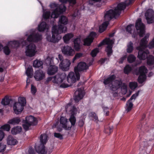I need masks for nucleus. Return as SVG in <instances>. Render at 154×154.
<instances>
[{
    "instance_id": "6e6552de",
    "label": "nucleus",
    "mask_w": 154,
    "mask_h": 154,
    "mask_svg": "<svg viewBox=\"0 0 154 154\" xmlns=\"http://www.w3.org/2000/svg\"><path fill=\"white\" fill-rule=\"evenodd\" d=\"M114 43V40L107 38L104 39L98 45V47H100L103 45H107V46L106 49V51L107 53L108 56H110L112 53V45Z\"/></svg>"
},
{
    "instance_id": "2eb2a0df",
    "label": "nucleus",
    "mask_w": 154,
    "mask_h": 154,
    "mask_svg": "<svg viewBox=\"0 0 154 154\" xmlns=\"http://www.w3.org/2000/svg\"><path fill=\"white\" fill-rule=\"evenodd\" d=\"M60 123L62 125V127L65 130L68 131L70 130L71 126L68 125L69 122L65 117L62 116L60 117Z\"/></svg>"
},
{
    "instance_id": "7ed1b4c3",
    "label": "nucleus",
    "mask_w": 154,
    "mask_h": 154,
    "mask_svg": "<svg viewBox=\"0 0 154 154\" xmlns=\"http://www.w3.org/2000/svg\"><path fill=\"white\" fill-rule=\"evenodd\" d=\"M66 30V27L63 25H59L58 26H54L52 28V35L51 38L50 36L47 37V40L50 42H55L57 39V36L59 34L65 32Z\"/></svg>"
},
{
    "instance_id": "3c124183",
    "label": "nucleus",
    "mask_w": 154,
    "mask_h": 154,
    "mask_svg": "<svg viewBox=\"0 0 154 154\" xmlns=\"http://www.w3.org/2000/svg\"><path fill=\"white\" fill-rule=\"evenodd\" d=\"M3 51L6 55H9L11 52L10 49L8 46H5L3 48Z\"/></svg>"
},
{
    "instance_id": "bb28decb",
    "label": "nucleus",
    "mask_w": 154,
    "mask_h": 154,
    "mask_svg": "<svg viewBox=\"0 0 154 154\" xmlns=\"http://www.w3.org/2000/svg\"><path fill=\"white\" fill-rule=\"evenodd\" d=\"M21 120L19 118L16 117L13 118L9 120L8 123L9 124L12 125H15L18 124L20 122Z\"/></svg>"
},
{
    "instance_id": "864d4df0",
    "label": "nucleus",
    "mask_w": 154,
    "mask_h": 154,
    "mask_svg": "<svg viewBox=\"0 0 154 154\" xmlns=\"http://www.w3.org/2000/svg\"><path fill=\"white\" fill-rule=\"evenodd\" d=\"M139 93V91H138L136 93L133 94L131 97L128 100V102L131 101L133 99H135L138 96Z\"/></svg>"
},
{
    "instance_id": "f257e3e1",
    "label": "nucleus",
    "mask_w": 154,
    "mask_h": 154,
    "mask_svg": "<svg viewBox=\"0 0 154 154\" xmlns=\"http://www.w3.org/2000/svg\"><path fill=\"white\" fill-rule=\"evenodd\" d=\"M134 0H127L125 3L122 2L119 4L115 9V11L110 10L106 12L104 16L105 21L99 27V32L102 33L106 29L109 21L114 17L120 15L122 10L124 9L126 6L132 3Z\"/></svg>"
},
{
    "instance_id": "13d9d810",
    "label": "nucleus",
    "mask_w": 154,
    "mask_h": 154,
    "mask_svg": "<svg viewBox=\"0 0 154 154\" xmlns=\"http://www.w3.org/2000/svg\"><path fill=\"white\" fill-rule=\"evenodd\" d=\"M26 73L28 77H30L31 76H32V70L29 68L27 69Z\"/></svg>"
},
{
    "instance_id": "aec40b11",
    "label": "nucleus",
    "mask_w": 154,
    "mask_h": 154,
    "mask_svg": "<svg viewBox=\"0 0 154 154\" xmlns=\"http://www.w3.org/2000/svg\"><path fill=\"white\" fill-rule=\"evenodd\" d=\"M58 70V67L55 65H50L49 67L47 72L49 75H53L55 74Z\"/></svg>"
},
{
    "instance_id": "6ab92c4d",
    "label": "nucleus",
    "mask_w": 154,
    "mask_h": 154,
    "mask_svg": "<svg viewBox=\"0 0 154 154\" xmlns=\"http://www.w3.org/2000/svg\"><path fill=\"white\" fill-rule=\"evenodd\" d=\"M148 72V70L144 66H142L140 67L138 70H137L135 73L137 75H139L140 76L145 77L146 75V74Z\"/></svg>"
},
{
    "instance_id": "f03ea898",
    "label": "nucleus",
    "mask_w": 154,
    "mask_h": 154,
    "mask_svg": "<svg viewBox=\"0 0 154 154\" xmlns=\"http://www.w3.org/2000/svg\"><path fill=\"white\" fill-rule=\"evenodd\" d=\"M149 36V33H147L144 38L141 40L140 43V46L137 48V49L139 51L138 58L140 60H145L148 57V54H149V51L148 50H144L146 47L147 43V39Z\"/></svg>"
},
{
    "instance_id": "e2e57ef3",
    "label": "nucleus",
    "mask_w": 154,
    "mask_h": 154,
    "mask_svg": "<svg viewBox=\"0 0 154 154\" xmlns=\"http://www.w3.org/2000/svg\"><path fill=\"white\" fill-rule=\"evenodd\" d=\"M6 148V145L0 143V152H3Z\"/></svg>"
},
{
    "instance_id": "4be33fe9",
    "label": "nucleus",
    "mask_w": 154,
    "mask_h": 154,
    "mask_svg": "<svg viewBox=\"0 0 154 154\" xmlns=\"http://www.w3.org/2000/svg\"><path fill=\"white\" fill-rule=\"evenodd\" d=\"M122 82L119 81H116L115 82L114 84H112L110 87V89L112 91H115L120 88Z\"/></svg>"
},
{
    "instance_id": "c03bdc74",
    "label": "nucleus",
    "mask_w": 154,
    "mask_h": 154,
    "mask_svg": "<svg viewBox=\"0 0 154 154\" xmlns=\"http://www.w3.org/2000/svg\"><path fill=\"white\" fill-rule=\"evenodd\" d=\"M76 118L73 115H71L69 119V121L71 123V125L70 126H74L76 122Z\"/></svg>"
},
{
    "instance_id": "9d476101",
    "label": "nucleus",
    "mask_w": 154,
    "mask_h": 154,
    "mask_svg": "<svg viewBox=\"0 0 154 154\" xmlns=\"http://www.w3.org/2000/svg\"><path fill=\"white\" fill-rule=\"evenodd\" d=\"M135 27L137 31L139 30L138 33L140 36L143 37L145 32V26L142 22L141 19L139 18L137 20L135 24Z\"/></svg>"
},
{
    "instance_id": "37998d69",
    "label": "nucleus",
    "mask_w": 154,
    "mask_h": 154,
    "mask_svg": "<svg viewBox=\"0 0 154 154\" xmlns=\"http://www.w3.org/2000/svg\"><path fill=\"white\" fill-rule=\"evenodd\" d=\"M59 2L63 4L66 3L68 2L69 3L72 5L75 4L76 0H59Z\"/></svg>"
},
{
    "instance_id": "6e6d98bb",
    "label": "nucleus",
    "mask_w": 154,
    "mask_h": 154,
    "mask_svg": "<svg viewBox=\"0 0 154 154\" xmlns=\"http://www.w3.org/2000/svg\"><path fill=\"white\" fill-rule=\"evenodd\" d=\"M37 89L36 87L33 85L32 84L31 85V91L33 95H35L37 92Z\"/></svg>"
},
{
    "instance_id": "052dcab7",
    "label": "nucleus",
    "mask_w": 154,
    "mask_h": 154,
    "mask_svg": "<svg viewBox=\"0 0 154 154\" xmlns=\"http://www.w3.org/2000/svg\"><path fill=\"white\" fill-rule=\"evenodd\" d=\"M77 111L76 108L74 106H73L71 109V115L74 116V115L76 114Z\"/></svg>"
},
{
    "instance_id": "4d7b16f0",
    "label": "nucleus",
    "mask_w": 154,
    "mask_h": 154,
    "mask_svg": "<svg viewBox=\"0 0 154 154\" xmlns=\"http://www.w3.org/2000/svg\"><path fill=\"white\" fill-rule=\"evenodd\" d=\"M99 52L98 48H95L92 50L91 53V55L92 57H94L96 56L97 54Z\"/></svg>"
},
{
    "instance_id": "680f3d73",
    "label": "nucleus",
    "mask_w": 154,
    "mask_h": 154,
    "mask_svg": "<svg viewBox=\"0 0 154 154\" xmlns=\"http://www.w3.org/2000/svg\"><path fill=\"white\" fill-rule=\"evenodd\" d=\"M54 136L57 138H59L60 140L63 139V136L59 133H54Z\"/></svg>"
},
{
    "instance_id": "393cba45",
    "label": "nucleus",
    "mask_w": 154,
    "mask_h": 154,
    "mask_svg": "<svg viewBox=\"0 0 154 154\" xmlns=\"http://www.w3.org/2000/svg\"><path fill=\"white\" fill-rule=\"evenodd\" d=\"M48 26L45 22H43L38 26V31L41 32L47 30L48 29Z\"/></svg>"
},
{
    "instance_id": "5701e85b",
    "label": "nucleus",
    "mask_w": 154,
    "mask_h": 154,
    "mask_svg": "<svg viewBox=\"0 0 154 154\" xmlns=\"http://www.w3.org/2000/svg\"><path fill=\"white\" fill-rule=\"evenodd\" d=\"M88 66L86 65V64L84 62H80L79 63L77 67L78 70L79 71H81L86 70L88 68Z\"/></svg>"
},
{
    "instance_id": "0e129e2a",
    "label": "nucleus",
    "mask_w": 154,
    "mask_h": 154,
    "mask_svg": "<svg viewBox=\"0 0 154 154\" xmlns=\"http://www.w3.org/2000/svg\"><path fill=\"white\" fill-rule=\"evenodd\" d=\"M132 27H134V25H129L126 28L127 31L130 33H131L132 30Z\"/></svg>"
},
{
    "instance_id": "412c9836",
    "label": "nucleus",
    "mask_w": 154,
    "mask_h": 154,
    "mask_svg": "<svg viewBox=\"0 0 154 154\" xmlns=\"http://www.w3.org/2000/svg\"><path fill=\"white\" fill-rule=\"evenodd\" d=\"M81 39L76 38L74 40V48L76 51H79L81 48Z\"/></svg>"
},
{
    "instance_id": "5fc2aeb1",
    "label": "nucleus",
    "mask_w": 154,
    "mask_h": 154,
    "mask_svg": "<svg viewBox=\"0 0 154 154\" xmlns=\"http://www.w3.org/2000/svg\"><path fill=\"white\" fill-rule=\"evenodd\" d=\"M83 54L82 53H77L75 55L73 59V62L77 59H78L83 57Z\"/></svg>"
},
{
    "instance_id": "a18cd8bd",
    "label": "nucleus",
    "mask_w": 154,
    "mask_h": 154,
    "mask_svg": "<svg viewBox=\"0 0 154 154\" xmlns=\"http://www.w3.org/2000/svg\"><path fill=\"white\" fill-rule=\"evenodd\" d=\"M136 58L133 55L130 54L128 57L127 60L129 63H132L134 62Z\"/></svg>"
},
{
    "instance_id": "bf43d9fd",
    "label": "nucleus",
    "mask_w": 154,
    "mask_h": 154,
    "mask_svg": "<svg viewBox=\"0 0 154 154\" xmlns=\"http://www.w3.org/2000/svg\"><path fill=\"white\" fill-rule=\"evenodd\" d=\"M51 12L50 11H46L43 14V17L46 19L48 18L50 16Z\"/></svg>"
},
{
    "instance_id": "cd10ccee",
    "label": "nucleus",
    "mask_w": 154,
    "mask_h": 154,
    "mask_svg": "<svg viewBox=\"0 0 154 154\" xmlns=\"http://www.w3.org/2000/svg\"><path fill=\"white\" fill-rule=\"evenodd\" d=\"M22 130V128L21 127L17 126L12 128L11 133L14 135L16 134L20 133Z\"/></svg>"
},
{
    "instance_id": "9b49d317",
    "label": "nucleus",
    "mask_w": 154,
    "mask_h": 154,
    "mask_svg": "<svg viewBox=\"0 0 154 154\" xmlns=\"http://www.w3.org/2000/svg\"><path fill=\"white\" fill-rule=\"evenodd\" d=\"M61 50L62 53L65 55L72 56L75 54V51L70 46L67 45L62 47Z\"/></svg>"
},
{
    "instance_id": "8fccbe9b",
    "label": "nucleus",
    "mask_w": 154,
    "mask_h": 154,
    "mask_svg": "<svg viewBox=\"0 0 154 154\" xmlns=\"http://www.w3.org/2000/svg\"><path fill=\"white\" fill-rule=\"evenodd\" d=\"M131 67L129 65H127L124 69V72L125 73L128 74L131 70Z\"/></svg>"
},
{
    "instance_id": "1a4fd4ad",
    "label": "nucleus",
    "mask_w": 154,
    "mask_h": 154,
    "mask_svg": "<svg viewBox=\"0 0 154 154\" xmlns=\"http://www.w3.org/2000/svg\"><path fill=\"white\" fill-rule=\"evenodd\" d=\"M36 52V47L34 44H30L26 47L25 53L27 56L30 57L34 56Z\"/></svg>"
},
{
    "instance_id": "473e14b6",
    "label": "nucleus",
    "mask_w": 154,
    "mask_h": 154,
    "mask_svg": "<svg viewBox=\"0 0 154 154\" xmlns=\"http://www.w3.org/2000/svg\"><path fill=\"white\" fill-rule=\"evenodd\" d=\"M68 19L65 16H62L60 18L59 22L64 25H66L67 23Z\"/></svg>"
},
{
    "instance_id": "c756f323",
    "label": "nucleus",
    "mask_w": 154,
    "mask_h": 154,
    "mask_svg": "<svg viewBox=\"0 0 154 154\" xmlns=\"http://www.w3.org/2000/svg\"><path fill=\"white\" fill-rule=\"evenodd\" d=\"M73 37V35L72 33H68L66 34L63 37L64 42L67 43L70 39Z\"/></svg>"
},
{
    "instance_id": "2f4dec72",
    "label": "nucleus",
    "mask_w": 154,
    "mask_h": 154,
    "mask_svg": "<svg viewBox=\"0 0 154 154\" xmlns=\"http://www.w3.org/2000/svg\"><path fill=\"white\" fill-rule=\"evenodd\" d=\"M43 64V63L42 61L36 60L34 61L33 66L35 67L38 68L42 66Z\"/></svg>"
},
{
    "instance_id": "f8f14e48",
    "label": "nucleus",
    "mask_w": 154,
    "mask_h": 154,
    "mask_svg": "<svg viewBox=\"0 0 154 154\" xmlns=\"http://www.w3.org/2000/svg\"><path fill=\"white\" fill-rule=\"evenodd\" d=\"M154 13L151 9L147 10L145 14V16L148 24L152 23L154 22Z\"/></svg>"
},
{
    "instance_id": "b1692460",
    "label": "nucleus",
    "mask_w": 154,
    "mask_h": 154,
    "mask_svg": "<svg viewBox=\"0 0 154 154\" xmlns=\"http://www.w3.org/2000/svg\"><path fill=\"white\" fill-rule=\"evenodd\" d=\"M52 82L56 85L59 86L63 82L66 78H53Z\"/></svg>"
},
{
    "instance_id": "39448f33",
    "label": "nucleus",
    "mask_w": 154,
    "mask_h": 154,
    "mask_svg": "<svg viewBox=\"0 0 154 154\" xmlns=\"http://www.w3.org/2000/svg\"><path fill=\"white\" fill-rule=\"evenodd\" d=\"M38 122L37 118L32 116H27L26 117L25 119L23 120V128L25 131H27L29 129V128L31 126L36 125L38 124Z\"/></svg>"
},
{
    "instance_id": "423d86ee",
    "label": "nucleus",
    "mask_w": 154,
    "mask_h": 154,
    "mask_svg": "<svg viewBox=\"0 0 154 154\" xmlns=\"http://www.w3.org/2000/svg\"><path fill=\"white\" fill-rule=\"evenodd\" d=\"M18 102L15 103L13 106L14 113L16 114H20L23 109V107L26 103V98L20 97L18 98Z\"/></svg>"
},
{
    "instance_id": "ea45409f",
    "label": "nucleus",
    "mask_w": 154,
    "mask_h": 154,
    "mask_svg": "<svg viewBox=\"0 0 154 154\" xmlns=\"http://www.w3.org/2000/svg\"><path fill=\"white\" fill-rule=\"evenodd\" d=\"M133 49V44L131 42H130L127 45V51L128 53H131L132 52Z\"/></svg>"
},
{
    "instance_id": "774afa93",
    "label": "nucleus",
    "mask_w": 154,
    "mask_h": 154,
    "mask_svg": "<svg viewBox=\"0 0 154 154\" xmlns=\"http://www.w3.org/2000/svg\"><path fill=\"white\" fill-rule=\"evenodd\" d=\"M29 154H35V152L34 149L32 147L29 148Z\"/></svg>"
},
{
    "instance_id": "c85d7f7f",
    "label": "nucleus",
    "mask_w": 154,
    "mask_h": 154,
    "mask_svg": "<svg viewBox=\"0 0 154 154\" xmlns=\"http://www.w3.org/2000/svg\"><path fill=\"white\" fill-rule=\"evenodd\" d=\"M20 45V43L18 41H11L8 42V45L10 47L13 48H16L18 47Z\"/></svg>"
},
{
    "instance_id": "338daca9",
    "label": "nucleus",
    "mask_w": 154,
    "mask_h": 154,
    "mask_svg": "<svg viewBox=\"0 0 154 154\" xmlns=\"http://www.w3.org/2000/svg\"><path fill=\"white\" fill-rule=\"evenodd\" d=\"M101 0H90L89 4L91 5H93V4L96 2H99L101 1Z\"/></svg>"
},
{
    "instance_id": "f704fd0d",
    "label": "nucleus",
    "mask_w": 154,
    "mask_h": 154,
    "mask_svg": "<svg viewBox=\"0 0 154 154\" xmlns=\"http://www.w3.org/2000/svg\"><path fill=\"white\" fill-rule=\"evenodd\" d=\"M35 73L36 77H44L45 76V73L41 69L36 71Z\"/></svg>"
},
{
    "instance_id": "603ef678",
    "label": "nucleus",
    "mask_w": 154,
    "mask_h": 154,
    "mask_svg": "<svg viewBox=\"0 0 154 154\" xmlns=\"http://www.w3.org/2000/svg\"><path fill=\"white\" fill-rule=\"evenodd\" d=\"M90 115L94 118V121H96V122H97L99 121L98 116H97L95 112H92L90 113Z\"/></svg>"
},
{
    "instance_id": "e433bc0d",
    "label": "nucleus",
    "mask_w": 154,
    "mask_h": 154,
    "mask_svg": "<svg viewBox=\"0 0 154 154\" xmlns=\"http://www.w3.org/2000/svg\"><path fill=\"white\" fill-rule=\"evenodd\" d=\"M67 82L70 84L75 83L76 81H79L80 78H66Z\"/></svg>"
},
{
    "instance_id": "0eeeda50",
    "label": "nucleus",
    "mask_w": 154,
    "mask_h": 154,
    "mask_svg": "<svg viewBox=\"0 0 154 154\" xmlns=\"http://www.w3.org/2000/svg\"><path fill=\"white\" fill-rule=\"evenodd\" d=\"M48 136L46 134H41L40 136V141L42 145L39 146L38 148H36V150L40 154H46L47 151L45 150V147L44 144H45L48 141Z\"/></svg>"
},
{
    "instance_id": "4468645a",
    "label": "nucleus",
    "mask_w": 154,
    "mask_h": 154,
    "mask_svg": "<svg viewBox=\"0 0 154 154\" xmlns=\"http://www.w3.org/2000/svg\"><path fill=\"white\" fill-rule=\"evenodd\" d=\"M71 64L70 60L66 59L62 61L59 64L60 68L63 71H67L69 69Z\"/></svg>"
},
{
    "instance_id": "7c9ffc66",
    "label": "nucleus",
    "mask_w": 154,
    "mask_h": 154,
    "mask_svg": "<svg viewBox=\"0 0 154 154\" xmlns=\"http://www.w3.org/2000/svg\"><path fill=\"white\" fill-rule=\"evenodd\" d=\"M11 101V99L8 96H6L3 98L2 101L1 103L4 106H6L9 104Z\"/></svg>"
},
{
    "instance_id": "a878e982",
    "label": "nucleus",
    "mask_w": 154,
    "mask_h": 154,
    "mask_svg": "<svg viewBox=\"0 0 154 154\" xmlns=\"http://www.w3.org/2000/svg\"><path fill=\"white\" fill-rule=\"evenodd\" d=\"M17 141L11 136L9 135L7 138V142L9 145H14L17 144Z\"/></svg>"
},
{
    "instance_id": "09e8293b",
    "label": "nucleus",
    "mask_w": 154,
    "mask_h": 154,
    "mask_svg": "<svg viewBox=\"0 0 154 154\" xmlns=\"http://www.w3.org/2000/svg\"><path fill=\"white\" fill-rule=\"evenodd\" d=\"M1 128L5 131H9L10 129L11 126L8 124H6L2 126Z\"/></svg>"
},
{
    "instance_id": "c9c22d12",
    "label": "nucleus",
    "mask_w": 154,
    "mask_h": 154,
    "mask_svg": "<svg viewBox=\"0 0 154 154\" xmlns=\"http://www.w3.org/2000/svg\"><path fill=\"white\" fill-rule=\"evenodd\" d=\"M148 143L146 141L143 142L140 145L139 149L140 151H143L148 146Z\"/></svg>"
},
{
    "instance_id": "de8ad7c7",
    "label": "nucleus",
    "mask_w": 154,
    "mask_h": 154,
    "mask_svg": "<svg viewBox=\"0 0 154 154\" xmlns=\"http://www.w3.org/2000/svg\"><path fill=\"white\" fill-rule=\"evenodd\" d=\"M146 78H138V82L139 83L141 84L139 86V87H141L143 85V84H142L146 81Z\"/></svg>"
},
{
    "instance_id": "4c0bfd02",
    "label": "nucleus",
    "mask_w": 154,
    "mask_h": 154,
    "mask_svg": "<svg viewBox=\"0 0 154 154\" xmlns=\"http://www.w3.org/2000/svg\"><path fill=\"white\" fill-rule=\"evenodd\" d=\"M147 64L151 66L154 63V57L152 56H149L148 57Z\"/></svg>"
},
{
    "instance_id": "49530a36",
    "label": "nucleus",
    "mask_w": 154,
    "mask_h": 154,
    "mask_svg": "<svg viewBox=\"0 0 154 154\" xmlns=\"http://www.w3.org/2000/svg\"><path fill=\"white\" fill-rule=\"evenodd\" d=\"M121 90L123 94H125L126 93L127 89V86L125 83H123L122 85H121Z\"/></svg>"
},
{
    "instance_id": "72a5a7b5",
    "label": "nucleus",
    "mask_w": 154,
    "mask_h": 154,
    "mask_svg": "<svg viewBox=\"0 0 154 154\" xmlns=\"http://www.w3.org/2000/svg\"><path fill=\"white\" fill-rule=\"evenodd\" d=\"M116 78H107L104 79L103 83L105 85L112 84L113 81Z\"/></svg>"
},
{
    "instance_id": "79ce46f5",
    "label": "nucleus",
    "mask_w": 154,
    "mask_h": 154,
    "mask_svg": "<svg viewBox=\"0 0 154 154\" xmlns=\"http://www.w3.org/2000/svg\"><path fill=\"white\" fill-rule=\"evenodd\" d=\"M126 105L127 106V108L126 109V110L127 112H129L132 109L133 104L132 101L128 102V101L127 102Z\"/></svg>"
},
{
    "instance_id": "ddd939ff",
    "label": "nucleus",
    "mask_w": 154,
    "mask_h": 154,
    "mask_svg": "<svg viewBox=\"0 0 154 154\" xmlns=\"http://www.w3.org/2000/svg\"><path fill=\"white\" fill-rule=\"evenodd\" d=\"M145 114H143L142 116V120L140 122V124L137 126V131L140 133L141 132V131H149L148 130H147L149 127H148L146 122L145 123V124H144L143 125L142 124V121L145 119Z\"/></svg>"
},
{
    "instance_id": "20e7f679",
    "label": "nucleus",
    "mask_w": 154,
    "mask_h": 154,
    "mask_svg": "<svg viewBox=\"0 0 154 154\" xmlns=\"http://www.w3.org/2000/svg\"><path fill=\"white\" fill-rule=\"evenodd\" d=\"M50 6L52 8H55L51 16V17L54 18H57L60 14L65 11L66 8L64 5H59L55 3H51Z\"/></svg>"
},
{
    "instance_id": "f3484780",
    "label": "nucleus",
    "mask_w": 154,
    "mask_h": 154,
    "mask_svg": "<svg viewBox=\"0 0 154 154\" xmlns=\"http://www.w3.org/2000/svg\"><path fill=\"white\" fill-rule=\"evenodd\" d=\"M96 34L94 32H91L87 38L84 40V45H85L89 46L93 42V40L96 36Z\"/></svg>"
},
{
    "instance_id": "69168bd1",
    "label": "nucleus",
    "mask_w": 154,
    "mask_h": 154,
    "mask_svg": "<svg viewBox=\"0 0 154 154\" xmlns=\"http://www.w3.org/2000/svg\"><path fill=\"white\" fill-rule=\"evenodd\" d=\"M70 86V85H68L63 82L60 84V87L62 88H66Z\"/></svg>"
},
{
    "instance_id": "58836bf2",
    "label": "nucleus",
    "mask_w": 154,
    "mask_h": 154,
    "mask_svg": "<svg viewBox=\"0 0 154 154\" xmlns=\"http://www.w3.org/2000/svg\"><path fill=\"white\" fill-rule=\"evenodd\" d=\"M113 129V127L112 126H107L105 128L104 132L106 133L109 134L112 132Z\"/></svg>"
},
{
    "instance_id": "dca6fc26",
    "label": "nucleus",
    "mask_w": 154,
    "mask_h": 154,
    "mask_svg": "<svg viewBox=\"0 0 154 154\" xmlns=\"http://www.w3.org/2000/svg\"><path fill=\"white\" fill-rule=\"evenodd\" d=\"M85 93L81 89H79L74 93V100L76 103H78L84 97Z\"/></svg>"
},
{
    "instance_id": "a19ab883",
    "label": "nucleus",
    "mask_w": 154,
    "mask_h": 154,
    "mask_svg": "<svg viewBox=\"0 0 154 154\" xmlns=\"http://www.w3.org/2000/svg\"><path fill=\"white\" fill-rule=\"evenodd\" d=\"M137 83L136 82H131L129 83V87L132 90L135 89L137 87Z\"/></svg>"
},
{
    "instance_id": "a211bd4d",
    "label": "nucleus",
    "mask_w": 154,
    "mask_h": 154,
    "mask_svg": "<svg viewBox=\"0 0 154 154\" xmlns=\"http://www.w3.org/2000/svg\"><path fill=\"white\" fill-rule=\"evenodd\" d=\"M42 37L41 35L38 34H33L29 36L27 38L29 42H35L41 40Z\"/></svg>"
}]
</instances>
